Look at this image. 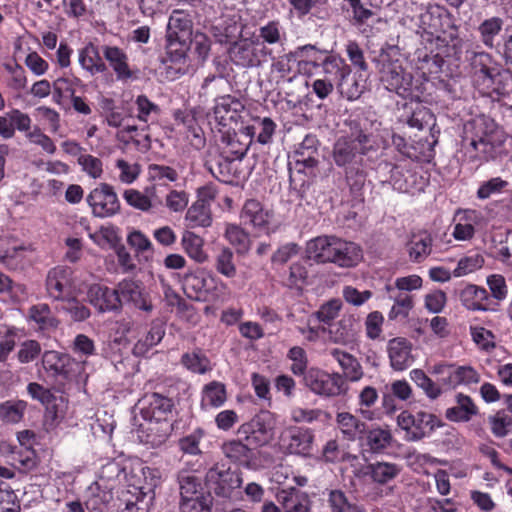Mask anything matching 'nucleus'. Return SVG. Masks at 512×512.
Returning a JSON list of instances; mask_svg holds the SVG:
<instances>
[{
	"mask_svg": "<svg viewBox=\"0 0 512 512\" xmlns=\"http://www.w3.org/2000/svg\"><path fill=\"white\" fill-rule=\"evenodd\" d=\"M349 134L338 137L332 145V163L343 169L338 189L354 203H363L368 170L373 169L379 159L376 137L363 128L359 119L348 122Z\"/></svg>",
	"mask_w": 512,
	"mask_h": 512,
	"instance_id": "nucleus-1",
	"label": "nucleus"
},
{
	"mask_svg": "<svg viewBox=\"0 0 512 512\" xmlns=\"http://www.w3.org/2000/svg\"><path fill=\"white\" fill-rule=\"evenodd\" d=\"M400 56L398 46L385 43L379 53L372 58L382 86L404 100L418 103L435 102L438 96L435 95L434 82L426 77L415 78L402 65Z\"/></svg>",
	"mask_w": 512,
	"mask_h": 512,
	"instance_id": "nucleus-2",
	"label": "nucleus"
},
{
	"mask_svg": "<svg viewBox=\"0 0 512 512\" xmlns=\"http://www.w3.org/2000/svg\"><path fill=\"white\" fill-rule=\"evenodd\" d=\"M468 125L471 137L467 152L470 153V159L481 162L496 159L504 144V136L494 120L483 116L472 120Z\"/></svg>",
	"mask_w": 512,
	"mask_h": 512,
	"instance_id": "nucleus-3",
	"label": "nucleus"
},
{
	"mask_svg": "<svg viewBox=\"0 0 512 512\" xmlns=\"http://www.w3.org/2000/svg\"><path fill=\"white\" fill-rule=\"evenodd\" d=\"M380 167L388 170V182L394 190L401 193L414 195L423 192L429 183V176L423 171V168L407 159H401L395 163L383 161Z\"/></svg>",
	"mask_w": 512,
	"mask_h": 512,
	"instance_id": "nucleus-4",
	"label": "nucleus"
},
{
	"mask_svg": "<svg viewBox=\"0 0 512 512\" xmlns=\"http://www.w3.org/2000/svg\"><path fill=\"white\" fill-rule=\"evenodd\" d=\"M320 142L316 135L307 134L301 143L288 155L289 183H295V173L299 176L315 175L319 165Z\"/></svg>",
	"mask_w": 512,
	"mask_h": 512,
	"instance_id": "nucleus-5",
	"label": "nucleus"
},
{
	"mask_svg": "<svg viewBox=\"0 0 512 512\" xmlns=\"http://www.w3.org/2000/svg\"><path fill=\"white\" fill-rule=\"evenodd\" d=\"M397 424L405 432L407 442H417L430 437L436 428L443 426V422L434 414L425 411L412 413L402 411L397 417Z\"/></svg>",
	"mask_w": 512,
	"mask_h": 512,
	"instance_id": "nucleus-6",
	"label": "nucleus"
},
{
	"mask_svg": "<svg viewBox=\"0 0 512 512\" xmlns=\"http://www.w3.org/2000/svg\"><path fill=\"white\" fill-rule=\"evenodd\" d=\"M276 417L269 410H260L248 422L241 424L238 435L254 448L269 444L275 435Z\"/></svg>",
	"mask_w": 512,
	"mask_h": 512,
	"instance_id": "nucleus-7",
	"label": "nucleus"
},
{
	"mask_svg": "<svg viewBox=\"0 0 512 512\" xmlns=\"http://www.w3.org/2000/svg\"><path fill=\"white\" fill-rule=\"evenodd\" d=\"M419 28L423 30L421 39L436 41L442 39L439 33L457 32L454 16L443 6H430L425 12L420 14Z\"/></svg>",
	"mask_w": 512,
	"mask_h": 512,
	"instance_id": "nucleus-8",
	"label": "nucleus"
},
{
	"mask_svg": "<svg viewBox=\"0 0 512 512\" xmlns=\"http://www.w3.org/2000/svg\"><path fill=\"white\" fill-rule=\"evenodd\" d=\"M423 47L415 51V61L417 69L422 71L423 75H434L442 71L445 64V57L448 56L449 46L445 39H436V41L421 39Z\"/></svg>",
	"mask_w": 512,
	"mask_h": 512,
	"instance_id": "nucleus-9",
	"label": "nucleus"
},
{
	"mask_svg": "<svg viewBox=\"0 0 512 512\" xmlns=\"http://www.w3.org/2000/svg\"><path fill=\"white\" fill-rule=\"evenodd\" d=\"M244 113V104L235 96L227 94L215 98L213 115L219 128L242 132Z\"/></svg>",
	"mask_w": 512,
	"mask_h": 512,
	"instance_id": "nucleus-10",
	"label": "nucleus"
},
{
	"mask_svg": "<svg viewBox=\"0 0 512 512\" xmlns=\"http://www.w3.org/2000/svg\"><path fill=\"white\" fill-rule=\"evenodd\" d=\"M430 372L437 377V382L445 389L476 384L480 381L479 373L472 366H458L453 363L441 362L435 364Z\"/></svg>",
	"mask_w": 512,
	"mask_h": 512,
	"instance_id": "nucleus-11",
	"label": "nucleus"
},
{
	"mask_svg": "<svg viewBox=\"0 0 512 512\" xmlns=\"http://www.w3.org/2000/svg\"><path fill=\"white\" fill-rule=\"evenodd\" d=\"M242 483L240 473L225 465L216 464L211 467L205 475V488L208 489L210 495L215 494L217 497L230 498L235 489L239 488Z\"/></svg>",
	"mask_w": 512,
	"mask_h": 512,
	"instance_id": "nucleus-12",
	"label": "nucleus"
},
{
	"mask_svg": "<svg viewBox=\"0 0 512 512\" xmlns=\"http://www.w3.org/2000/svg\"><path fill=\"white\" fill-rule=\"evenodd\" d=\"M156 486L157 480L153 478L145 485H128L119 496L121 512H149L155 499Z\"/></svg>",
	"mask_w": 512,
	"mask_h": 512,
	"instance_id": "nucleus-13",
	"label": "nucleus"
},
{
	"mask_svg": "<svg viewBox=\"0 0 512 512\" xmlns=\"http://www.w3.org/2000/svg\"><path fill=\"white\" fill-rule=\"evenodd\" d=\"M302 381L313 393L325 397L338 396L346 389L345 380L341 374H330L316 367L309 368Z\"/></svg>",
	"mask_w": 512,
	"mask_h": 512,
	"instance_id": "nucleus-14",
	"label": "nucleus"
},
{
	"mask_svg": "<svg viewBox=\"0 0 512 512\" xmlns=\"http://www.w3.org/2000/svg\"><path fill=\"white\" fill-rule=\"evenodd\" d=\"M136 407L144 420L173 421L175 402L161 393H146L138 400Z\"/></svg>",
	"mask_w": 512,
	"mask_h": 512,
	"instance_id": "nucleus-15",
	"label": "nucleus"
},
{
	"mask_svg": "<svg viewBox=\"0 0 512 512\" xmlns=\"http://www.w3.org/2000/svg\"><path fill=\"white\" fill-rule=\"evenodd\" d=\"M233 63L243 68L260 67L272 50L248 39L235 41L229 49Z\"/></svg>",
	"mask_w": 512,
	"mask_h": 512,
	"instance_id": "nucleus-16",
	"label": "nucleus"
},
{
	"mask_svg": "<svg viewBox=\"0 0 512 512\" xmlns=\"http://www.w3.org/2000/svg\"><path fill=\"white\" fill-rule=\"evenodd\" d=\"M86 201L91 207L92 214L98 218H108L120 211V201L114 187L100 183L88 194Z\"/></svg>",
	"mask_w": 512,
	"mask_h": 512,
	"instance_id": "nucleus-17",
	"label": "nucleus"
},
{
	"mask_svg": "<svg viewBox=\"0 0 512 512\" xmlns=\"http://www.w3.org/2000/svg\"><path fill=\"white\" fill-rule=\"evenodd\" d=\"M466 60L469 61L475 75L482 78L487 86L500 84L505 73L493 60L492 56L485 51H466Z\"/></svg>",
	"mask_w": 512,
	"mask_h": 512,
	"instance_id": "nucleus-18",
	"label": "nucleus"
},
{
	"mask_svg": "<svg viewBox=\"0 0 512 512\" xmlns=\"http://www.w3.org/2000/svg\"><path fill=\"white\" fill-rule=\"evenodd\" d=\"M461 304L470 311L495 312L500 304L491 299L488 291L475 284H467L458 293Z\"/></svg>",
	"mask_w": 512,
	"mask_h": 512,
	"instance_id": "nucleus-19",
	"label": "nucleus"
},
{
	"mask_svg": "<svg viewBox=\"0 0 512 512\" xmlns=\"http://www.w3.org/2000/svg\"><path fill=\"white\" fill-rule=\"evenodd\" d=\"M87 296L90 304L100 313H120L122 311V302L117 287L110 288L102 284H93L90 286Z\"/></svg>",
	"mask_w": 512,
	"mask_h": 512,
	"instance_id": "nucleus-20",
	"label": "nucleus"
},
{
	"mask_svg": "<svg viewBox=\"0 0 512 512\" xmlns=\"http://www.w3.org/2000/svg\"><path fill=\"white\" fill-rule=\"evenodd\" d=\"M117 291L121 302L131 304L134 308L150 313L153 305L148 300V295L144 292L140 281L134 279H123L117 284Z\"/></svg>",
	"mask_w": 512,
	"mask_h": 512,
	"instance_id": "nucleus-21",
	"label": "nucleus"
},
{
	"mask_svg": "<svg viewBox=\"0 0 512 512\" xmlns=\"http://www.w3.org/2000/svg\"><path fill=\"white\" fill-rule=\"evenodd\" d=\"M46 289L49 296L55 300L68 298L72 289L71 268L65 266L52 268L46 277Z\"/></svg>",
	"mask_w": 512,
	"mask_h": 512,
	"instance_id": "nucleus-22",
	"label": "nucleus"
},
{
	"mask_svg": "<svg viewBox=\"0 0 512 512\" xmlns=\"http://www.w3.org/2000/svg\"><path fill=\"white\" fill-rule=\"evenodd\" d=\"M387 352L390 366L395 371H404L414 363L412 343L404 337H395L389 340Z\"/></svg>",
	"mask_w": 512,
	"mask_h": 512,
	"instance_id": "nucleus-23",
	"label": "nucleus"
},
{
	"mask_svg": "<svg viewBox=\"0 0 512 512\" xmlns=\"http://www.w3.org/2000/svg\"><path fill=\"white\" fill-rule=\"evenodd\" d=\"M146 421V425L141 424L137 431L140 441L153 448L164 444L173 431V423L170 421Z\"/></svg>",
	"mask_w": 512,
	"mask_h": 512,
	"instance_id": "nucleus-24",
	"label": "nucleus"
},
{
	"mask_svg": "<svg viewBox=\"0 0 512 512\" xmlns=\"http://www.w3.org/2000/svg\"><path fill=\"white\" fill-rule=\"evenodd\" d=\"M331 263L341 268L356 267L363 259V250L355 242L337 237Z\"/></svg>",
	"mask_w": 512,
	"mask_h": 512,
	"instance_id": "nucleus-25",
	"label": "nucleus"
},
{
	"mask_svg": "<svg viewBox=\"0 0 512 512\" xmlns=\"http://www.w3.org/2000/svg\"><path fill=\"white\" fill-rule=\"evenodd\" d=\"M359 440L367 451L379 454L391 446L393 436L388 427L366 424V430L361 434Z\"/></svg>",
	"mask_w": 512,
	"mask_h": 512,
	"instance_id": "nucleus-26",
	"label": "nucleus"
},
{
	"mask_svg": "<svg viewBox=\"0 0 512 512\" xmlns=\"http://www.w3.org/2000/svg\"><path fill=\"white\" fill-rule=\"evenodd\" d=\"M336 240V236L328 235L309 240L305 247L306 258L318 264L331 263Z\"/></svg>",
	"mask_w": 512,
	"mask_h": 512,
	"instance_id": "nucleus-27",
	"label": "nucleus"
},
{
	"mask_svg": "<svg viewBox=\"0 0 512 512\" xmlns=\"http://www.w3.org/2000/svg\"><path fill=\"white\" fill-rule=\"evenodd\" d=\"M456 405L446 409L445 417L455 423H466L479 414V408L473 399L466 394L457 393L455 396Z\"/></svg>",
	"mask_w": 512,
	"mask_h": 512,
	"instance_id": "nucleus-28",
	"label": "nucleus"
},
{
	"mask_svg": "<svg viewBox=\"0 0 512 512\" xmlns=\"http://www.w3.org/2000/svg\"><path fill=\"white\" fill-rule=\"evenodd\" d=\"M221 449L223 454L232 462L247 467L255 458L254 451L257 448L252 447L251 444L239 436V439L224 442Z\"/></svg>",
	"mask_w": 512,
	"mask_h": 512,
	"instance_id": "nucleus-29",
	"label": "nucleus"
},
{
	"mask_svg": "<svg viewBox=\"0 0 512 512\" xmlns=\"http://www.w3.org/2000/svg\"><path fill=\"white\" fill-rule=\"evenodd\" d=\"M42 365L52 376L68 379L72 371L73 360L66 353L51 350L43 353Z\"/></svg>",
	"mask_w": 512,
	"mask_h": 512,
	"instance_id": "nucleus-30",
	"label": "nucleus"
},
{
	"mask_svg": "<svg viewBox=\"0 0 512 512\" xmlns=\"http://www.w3.org/2000/svg\"><path fill=\"white\" fill-rule=\"evenodd\" d=\"M402 467L399 464L376 461L369 463L364 468V476L370 477L372 482L378 485H386L395 480L401 473Z\"/></svg>",
	"mask_w": 512,
	"mask_h": 512,
	"instance_id": "nucleus-31",
	"label": "nucleus"
},
{
	"mask_svg": "<svg viewBox=\"0 0 512 512\" xmlns=\"http://www.w3.org/2000/svg\"><path fill=\"white\" fill-rule=\"evenodd\" d=\"M270 218V211L264 209L263 205L256 199L246 200L240 213L242 224L258 229L267 227Z\"/></svg>",
	"mask_w": 512,
	"mask_h": 512,
	"instance_id": "nucleus-32",
	"label": "nucleus"
},
{
	"mask_svg": "<svg viewBox=\"0 0 512 512\" xmlns=\"http://www.w3.org/2000/svg\"><path fill=\"white\" fill-rule=\"evenodd\" d=\"M235 160L220 151L205 162V168L222 183H230L235 177Z\"/></svg>",
	"mask_w": 512,
	"mask_h": 512,
	"instance_id": "nucleus-33",
	"label": "nucleus"
},
{
	"mask_svg": "<svg viewBox=\"0 0 512 512\" xmlns=\"http://www.w3.org/2000/svg\"><path fill=\"white\" fill-rule=\"evenodd\" d=\"M504 26V19L492 16L484 19L477 27L480 41L486 48L495 49L502 43L499 41Z\"/></svg>",
	"mask_w": 512,
	"mask_h": 512,
	"instance_id": "nucleus-34",
	"label": "nucleus"
},
{
	"mask_svg": "<svg viewBox=\"0 0 512 512\" xmlns=\"http://www.w3.org/2000/svg\"><path fill=\"white\" fill-rule=\"evenodd\" d=\"M285 512H310L311 500L308 494L295 487L282 489L277 494Z\"/></svg>",
	"mask_w": 512,
	"mask_h": 512,
	"instance_id": "nucleus-35",
	"label": "nucleus"
},
{
	"mask_svg": "<svg viewBox=\"0 0 512 512\" xmlns=\"http://www.w3.org/2000/svg\"><path fill=\"white\" fill-rule=\"evenodd\" d=\"M366 79L363 78V73H352L351 67L348 74L345 73L344 77L336 84V88L343 98L349 101L357 100L361 97L365 90Z\"/></svg>",
	"mask_w": 512,
	"mask_h": 512,
	"instance_id": "nucleus-36",
	"label": "nucleus"
},
{
	"mask_svg": "<svg viewBox=\"0 0 512 512\" xmlns=\"http://www.w3.org/2000/svg\"><path fill=\"white\" fill-rule=\"evenodd\" d=\"M193 33V11L184 9L172 10L168 19L166 34H176L188 39Z\"/></svg>",
	"mask_w": 512,
	"mask_h": 512,
	"instance_id": "nucleus-37",
	"label": "nucleus"
},
{
	"mask_svg": "<svg viewBox=\"0 0 512 512\" xmlns=\"http://www.w3.org/2000/svg\"><path fill=\"white\" fill-rule=\"evenodd\" d=\"M328 506L331 512H366L358 500L341 489L328 490Z\"/></svg>",
	"mask_w": 512,
	"mask_h": 512,
	"instance_id": "nucleus-38",
	"label": "nucleus"
},
{
	"mask_svg": "<svg viewBox=\"0 0 512 512\" xmlns=\"http://www.w3.org/2000/svg\"><path fill=\"white\" fill-rule=\"evenodd\" d=\"M319 67L322 68L325 79L336 85L339 80L344 77L345 73L348 74V70L351 66L347 64L345 59L340 55L329 51L325 54Z\"/></svg>",
	"mask_w": 512,
	"mask_h": 512,
	"instance_id": "nucleus-39",
	"label": "nucleus"
},
{
	"mask_svg": "<svg viewBox=\"0 0 512 512\" xmlns=\"http://www.w3.org/2000/svg\"><path fill=\"white\" fill-rule=\"evenodd\" d=\"M103 55L114 70L117 79L127 80L132 78V71L128 65V56L121 48L117 46H103Z\"/></svg>",
	"mask_w": 512,
	"mask_h": 512,
	"instance_id": "nucleus-40",
	"label": "nucleus"
},
{
	"mask_svg": "<svg viewBox=\"0 0 512 512\" xmlns=\"http://www.w3.org/2000/svg\"><path fill=\"white\" fill-rule=\"evenodd\" d=\"M433 238L427 231L413 234L407 244L409 258L414 263L423 262L432 252Z\"/></svg>",
	"mask_w": 512,
	"mask_h": 512,
	"instance_id": "nucleus-41",
	"label": "nucleus"
},
{
	"mask_svg": "<svg viewBox=\"0 0 512 512\" xmlns=\"http://www.w3.org/2000/svg\"><path fill=\"white\" fill-rule=\"evenodd\" d=\"M210 32L216 42L227 44L233 41L241 33V30L234 18L222 16L211 25Z\"/></svg>",
	"mask_w": 512,
	"mask_h": 512,
	"instance_id": "nucleus-42",
	"label": "nucleus"
},
{
	"mask_svg": "<svg viewBox=\"0 0 512 512\" xmlns=\"http://www.w3.org/2000/svg\"><path fill=\"white\" fill-rule=\"evenodd\" d=\"M218 130L221 133V143L224 144L221 151L234 160H242L248 151L249 141L247 143L241 142L237 133L238 130H223L221 128H218Z\"/></svg>",
	"mask_w": 512,
	"mask_h": 512,
	"instance_id": "nucleus-43",
	"label": "nucleus"
},
{
	"mask_svg": "<svg viewBox=\"0 0 512 512\" xmlns=\"http://www.w3.org/2000/svg\"><path fill=\"white\" fill-rule=\"evenodd\" d=\"M314 435L310 429L294 428L289 432L288 450L292 454L308 456L311 454Z\"/></svg>",
	"mask_w": 512,
	"mask_h": 512,
	"instance_id": "nucleus-44",
	"label": "nucleus"
},
{
	"mask_svg": "<svg viewBox=\"0 0 512 512\" xmlns=\"http://www.w3.org/2000/svg\"><path fill=\"white\" fill-rule=\"evenodd\" d=\"M330 354L342 368L344 380L348 379L351 382H356L362 378V366L353 355L338 348L332 349Z\"/></svg>",
	"mask_w": 512,
	"mask_h": 512,
	"instance_id": "nucleus-45",
	"label": "nucleus"
},
{
	"mask_svg": "<svg viewBox=\"0 0 512 512\" xmlns=\"http://www.w3.org/2000/svg\"><path fill=\"white\" fill-rule=\"evenodd\" d=\"M271 60L272 71L278 73L281 79L291 82L297 76L300 65L293 50L277 57L272 56Z\"/></svg>",
	"mask_w": 512,
	"mask_h": 512,
	"instance_id": "nucleus-46",
	"label": "nucleus"
},
{
	"mask_svg": "<svg viewBox=\"0 0 512 512\" xmlns=\"http://www.w3.org/2000/svg\"><path fill=\"white\" fill-rule=\"evenodd\" d=\"M79 63L83 69L92 75L105 73L108 69L100 56L98 48L92 42L79 50Z\"/></svg>",
	"mask_w": 512,
	"mask_h": 512,
	"instance_id": "nucleus-47",
	"label": "nucleus"
},
{
	"mask_svg": "<svg viewBox=\"0 0 512 512\" xmlns=\"http://www.w3.org/2000/svg\"><path fill=\"white\" fill-rule=\"evenodd\" d=\"M184 293L191 299H200L207 291V280L200 270L185 273L181 277Z\"/></svg>",
	"mask_w": 512,
	"mask_h": 512,
	"instance_id": "nucleus-48",
	"label": "nucleus"
},
{
	"mask_svg": "<svg viewBox=\"0 0 512 512\" xmlns=\"http://www.w3.org/2000/svg\"><path fill=\"white\" fill-rule=\"evenodd\" d=\"M191 50V40L186 37L166 34V53L171 62H185Z\"/></svg>",
	"mask_w": 512,
	"mask_h": 512,
	"instance_id": "nucleus-49",
	"label": "nucleus"
},
{
	"mask_svg": "<svg viewBox=\"0 0 512 512\" xmlns=\"http://www.w3.org/2000/svg\"><path fill=\"white\" fill-rule=\"evenodd\" d=\"M275 129V122L271 118L265 117L257 125L243 127L242 132L246 138H249V143L252 142L253 137L256 135L257 142L265 145L271 142Z\"/></svg>",
	"mask_w": 512,
	"mask_h": 512,
	"instance_id": "nucleus-50",
	"label": "nucleus"
},
{
	"mask_svg": "<svg viewBox=\"0 0 512 512\" xmlns=\"http://www.w3.org/2000/svg\"><path fill=\"white\" fill-rule=\"evenodd\" d=\"M28 317L42 331L56 329L59 325L58 319L53 315L49 305L45 303L32 305L29 308Z\"/></svg>",
	"mask_w": 512,
	"mask_h": 512,
	"instance_id": "nucleus-51",
	"label": "nucleus"
},
{
	"mask_svg": "<svg viewBox=\"0 0 512 512\" xmlns=\"http://www.w3.org/2000/svg\"><path fill=\"white\" fill-rule=\"evenodd\" d=\"M336 421L342 433L348 440H356L366 430V423L360 421L349 412H340L337 414Z\"/></svg>",
	"mask_w": 512,
	"mask_h": 512,
	"instance_id": "nucleus-52",
	"label": "nucleus"
},
{
	"mask_svg": "<svg viewBox=\"0 0 512 512\" xmlns=\"http://www.w3.org/2000/svg\"><path fill=\"white\" fill-rule=\"evenodd\" d=\"M165 335L163 323L153 322L147 334L134 345L133 353L137 356L144 355L152 347L161 342Z\"/></svg>",
	"mask_w": 512,
	"mask_h": 512,
	"instance_id": "nucleus-53",
	"label": "nucleus"
},
{
	"mask_svg": "<svg viewBox=\"0 0 512 512\" xmlns=\"http://www.w3.org/2000/svg\"><path fill=\"white\" fill-rule=\"evenodd\" d=\"M181 245L186 254L198 263H203L207 259V254L203 249V239L193 232L185 231L181 239Z\"/></svg>",
	"mask_w": 512,
	"mask_h": 512,
	"instance_id": "nucleus-54",
	"label": "nucleus"
},
{
	"mask_svg": "<svg viewBox=\"0 0 512 512\" xmlns=\"http://www.w3.org/2000/svg\"><path fill=\"white\" fill-rule=\"evenodd\" d=\"M293 51L298 60V65L304 63L314 68H319V64L325 57V54L329 52V50L321 49L314 44L298 46Z\"/></svg>",
	"mask_w": 512,
	"mask_h": 512,
	"instance_id": "nucleus-55",
	"label": "nucleus"
},
{
	"mask_svg": "<svg viewBox=\"0 0 512 512\" xmlns=\"http://www.w3.org/2000/svg\"><path fill=\"white\" fill-rule=\"evenodd\" d=\"M181 364L196 374H205L211 370L210 360L199 348L181 356Z\"/></svg>",
	"mask_w": 512,
	"mask_h": 512,
	"instance_id": "nucleus-56",
	"label": "nucleus"
},
{
	"mask_svg": "<svg viewBox=\"0 0 512 512\" xmlns=\"http://www.w3.org/2000/svg\"><path fill=\"white\" fill-rule=\"evenodd\" d=\"M487 421L491 433L496 438H504L512 433V416L505 409H500L496 413L489 415Z\"/></svg>",
	"mask_w": 512,
	"mask_h": 512,
	"instance_id": "nucleus-57",
	"label": "nucleus"
},
{
	"mask_svg": "<svg viewBox=\"0 0 512 512\" xmlns=\"http://www.w3.org/2000/svg\"><path fill=\"white\" fill-rule=\"evenodd\" d=\"M27 409L23 400H7L0 404V419L7 424L19 423Z\"/></svg>",
	"mask_w": 512,
	"mask_h": 512,
	"instance_id": "nucleus-58",
	"label": "nucleus"
},
{
	"mask_svg": "<svg viewBox=\"0 0 512 512\" xmlns=\"http://www.w3.org/2000/svg\"><path fill=\"white\" fill-rule=\"evenodd\" d=\"M226 388L225 385L212 381L204 386L202 392V406L220 407L226 401Z\"/></svg>",
	"mask_w": 512,
	"mask_h": 512,
	"instance_id": "nucleus-59",
	"label": "nucleus"
},
{
	"mask_svg": "<svg viewBox=\"0 0 512 512\" xmlns=\"http://www.w3.org/2000/svg\"><path fill=\"white\" fill-rule=\"evenodd\" d=\"M186 221L190 228L208 227L212 223L210 205L198 204L196 202L187 210Z\"/></svg>",
	"mask_w": 512,
	"mask_h": 512,
	"instance_id": "nucleus-60",
	"label": "nucleus"
},
{
	"mask_svg": "<svg viewBox=\"0 0 512 512\" xmlns=\"http://www.w3.org/2000/svg\"><path fill=\"white\" fill-rule=\"evenodd\" d=\"M411 380L421 388L429 399H437L442 393V386L434 382L421 369H413L410 372Z\"/></svg>",
	"mask_w": 512,
	"mask_h": 512,
	"instance_id": "nucleus-61",
	"label": "nucleus"
},
{
	"mask_svg": "<svg viewBox=\"0 0 512 512\" xmlns=\"http://www.w3.org/2000/svg\"><path fill=\"white\" fill-rule=\"evenodd\" d=\"M392 145L396 151L403 157L410 159V161H420L426 157L424 147L418 148L415 145L407 142L405 137L400 134L393 133L391 136Z\"/></svg>",
	"mask_w": 512,
	"mask_h": 512,
	"instance_id": "nucleus-62",
	"label": "nucleus"
},
{
	"mask_svg": "<svg viewBox=\"0 0 512 512\" xmlns=\"http://www.w3.org/2000/svg\"><path fill=\"white\" fill-rule=\"evenodd\" d=\"M174 119L178 124H182L197 139L199 144H204V139L201 137L202 129L198 125L195 110L178 109L174 112Z\"/></svg>",
	"mask_w": 512,
	"mask_h": 512,
	"instance_id": "nucleus-63",
	"label": "nucleus"
},
{
	"mask_svg": "<svg viewBox=\"0 0 512 512\" xmlns=\"http://www.w3.org/2000/svg\"><path fill=\"white\" fill-rule=\"evenodd\" d=\"M213 506V496L199 495L195 498L180 499L179 509L181 512H210Z\"/></svg>",
	"mask_w": 512,
	"mask_h": 512,
	"instance_id": "nucleus-64",
	"label": "nucleus"
}]
</instances>
